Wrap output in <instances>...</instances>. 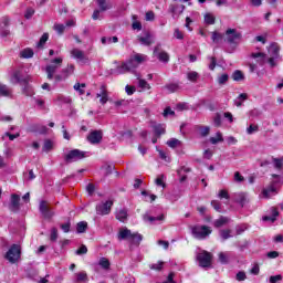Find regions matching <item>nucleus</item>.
Wrapping results in <instances>:
<instances>
[{"instance_id": "f257e3e1", "label": "nucleus", "mask_w": 283, "mask_h": 283, "mask_svg": "<svg viewBox=\"0 0 283 283\" xmlns=\"http://www.w3.org/2000/svg\"><path fill=\"white\" fill-rule=\"evenodd\" d=\"M213 230H211V227L209 226H193L191 228V234L196 240H207L209 238V234L212 233Z\"/></svg>"}, {"instance_id": "f03ea898", "label": "nucleus", "mask_w": 283, "mask_h": 283, "mask_svg": "<svg viewBox=\"0 0 283 283\" xmlns=\"http://www.w3.org/2000/svg\"><path fill=\"white\" fill-rule=\"evenodd\" d=\"M138 67V62L130 57L128 61L122 63L115 71H112L111 74H127V72H134Z\"/></svg>"}, {"instance_id": "7ed1b4c3", "label": "nucleus", "mask_w": 283, "mask_h": 283, "mask_svg": "<svg viewBox=\"0 0 283 283\" xmlns=\"http://www.w3.org/2000/svg\"><path fill=\"white\" fill-rule=\"evenodd\" d=\"M10 264H17L21 259V245L12 244L4 255Z\"/></svg>"}, {"instance_id": "20e7f679", "label": "nucleus", "mask_w": 283, "mask_h": 283, "mask_svg": "<svg viewBox=\"0 0 283 283\" xmlns=\"http://www.w3.org/2000/svg\"><path fill=\"white\" fill-rule=\"evenodd\" d=\"M197 260L201 269H209L211 266V261L213 260V254H211V252L202 250L197 254Z\"/></svg>"}, {"instance_id": "39448f33", "label": "nucleus", "mask_w": 283, "mask_h": 283, "mask_svg": "<svg viewBox=\"0 0 283 283\" xmlns=\"http://www.w3.org/2000/svg\"><path fill=\"white\" fill-rule=\"evenodd\" d=\"M51 65H48L45 69L46 72V78H49V81H52V78H54V74H56V70H59V67H61V64L63 63V59L62 57H56L53 61H51Z\"/></svg>"}, {"instance_id": "423d86ee", "label": "nucleus", "mask_w": 283, "mask_h": 283, "mask_svg": "<svg viewBox=\"0 0 283 283\" xmlns=\"http://www.w3.org/2000/svg\"><path fill=\"white\" fill-rule=\"evenodd\" d=\"M39 211L45 220H52L54 218V209L45 200L40 201Z\"/></svg>"}, {"instance_id": "0eeeda50", "label": "nucleus", "mask_w": 283, "mask_h": 283, "mask_svg": "<svg viewBox=\"0 0 283 283\" xmlns=\"http://www.w3.org/2000/svg\"><path fill=\"white\" fill-rule=\"evenodd\" d=\"M242 39V33L238 32L235 29H228L226 31V41L230 43L231 45H235L240 43Z\"/></svg>"}, {"instance_id": "6e6552de", "label": "nucleus", "mask_w": 283, "mask_h": 283, "mask_svg": "<svg viewBox=\"0 0 283 283\" xmlns=\"http://www.w3.org/2000/svg\"><path fill=\"white\" fill-rule=\"evenodd\" d=\"M11 83L13 85H24L25 83H30V76L22 73V71L18 70L14 71L12 76H11Z\"/></svg>"}, {"instance_id": "1a4fd4ad", "label": "nucleus", "mask_w": 283, "mask_h": 283, "mask_svg": "<svg viewBox=\"0 0 283 283\" xmlns=\"http://www.w3.org/2000/svg\"><path fill=\"white\" fill-rule=\"evenodd\" d=\"M85 151L73 149L67 155H65V161L66 163H76L77 160H83L85 158Z\"/></svg>"}, {"instance_id": "9d476101", "label": "nucleus", "mask_w": 283, "mask_h": 283, "mask_svg": "<svg viewBox=\"0 0 283 283\" xmlns=\"http://www.w3.org/2000/svg\"><path fill=\"white\" fill-rule=\"evenodd\" d=\"M114 201L108 200L96 206V213L98 216H109Z\"/></svg>"}, {"instance_id": "9b49d317", "label": "nucleus", "mask_w": 283, "mask_h": 283, "mask_svg": "<svg viewBox=\"0 0 283 283\" xmlns=\"http://www.w3.org/2000/svg\"><path fill=\"white\" fill-rule=\"evenodd\" d=\"M21 209V196L12 193L9 203V210L17 213Z\"/></svg>"}, {"instance_id": "f8f14e48", "label": "nucleus", "mask_w": 283, "mask_h": 283, "mask_svg": "<svg viewBox=\"0 0 283 283\" xmlns=\"http://www.w3.org/2000/svg\"><path fill=\"white\" fill-rule=\"evenodd\" d=\"M154 56H157L161 63H169V53L160 51V44H157L154 49Z\"/></svg>"}, {"instance_id": "ddd939ff", "label": "nucleus", "mask_w": 283, "mask_h": 283, "mask_svg": "<svg viewBox=\"0 0 283 283\" xmlns=\"http://www.w3.org/2000/svg\"><path fill=\"white\" fill-rule=\"evenodd\" d=\"M88 143L91 145H98L103 140V132L102 130H93L87 136Z\"/></svg>"}, {"instance_id": "4468645a", "label": "nucleus", "mask_w": 283, "mask_h": 283, "mask_svg": "<svg viewBox=\"0 0 283 283\" xmlns=\"http://www.w3.org/2000/svg\"><path fill=\"white\" fill-rule=\"evenodd\" d=\"M168 12H170L172 19H178L185 12V4H170Z\"/></svg>"}, {"instance_id": "2eb2a0df", "label": "nucleus", "mask_w": 283, "mask_h": 283, "mask_svg": "<svg viewBox=\"0 0 283 283\" xmlns=\"http://www.w3.org/2000/svg\"><path fill=\"white\" fill-rule=\"evenodd\" d=\"M137 40L142 45H146V46H149L151 45V43H154V36L149 31H146L142 35H138Z\"/></svg>"}, {"instance_id": "dca6fc26", "label": "nucleus", "mask_w": 283, "mask_h": 283, "mask_svg": "<svg viewBox=\"0 0 283 283\" xmlns=\"http://www.w3.org/2000/svg\"><path fill=\"white\" fill-rule=\"evenodd\" d=\"M70 54L73 59H75L76 61H80L81 63H87V61H90V59L85 56V52L78 49L71 50Z\"/></svg>"}, {"instance_id": "f3484780", "label": "nucleus", "mask_w": 283, "mask_h": 283, "mask_svg": "<svg viewBox=\"0 0 283 283\" xmlns=\"http://www.w3.org/2000/svg\"><path fill=\"white\" fill-rule=\"evenodd\" d=\"M144 222H150V224H156V222H163L165 220V214H160L158 217H151L148 213L143 216Z\"/></svg>"}, {"instance_id": "a211bd4d", "label": "nucleus", "mask_w": 283, "mask_h": 283, "mask_svg": "<svg viewBox=\"0 0 283 283\" xmlns=\"http://www.w3.org/2000/svg\"><path fill=\"white\" fill-rule=\"evenodd\" d=\"M96 97L99 98L102 105H105L109 101L105 85L101 86V92L96 94Z\"/></svg>"}, {"instance_id": "6ab92c4d", "label": "nucleus", "mask_w": 283, "mask_h": 283, "mask_svg": "<svg viewBox=\"0 0 283 283\" xmlns=\"http://www.w3.org/2000/svg\"><path fill=\"white\" fill-rule=\"evenodd\" d=\"M73 282L75 283H86L90 282V277L87 276V272L82 271L74 274Z\"/></svg>"}, {"instance_id": "aec40b11", "label": "nucleus", "mask_w": 283, "mask_h": 283, "mask_svg": "<svg viewBox=\"0 0 283 283\" xmlns=\"http://www.w3.org/2000/svg\"><path fill=\"white\" fill-rule=\"evenodd\" d=\"M277 193V188H275V181H273L268 188L263 189L262 195L264 198H271Z\"/></svg>"}, {"instance_id": "412c9836", "label": "nucleus", "mask_w": 283, "mask_h": 283, "mask_svg": "<svg viewBox=\"0 0 283 283\" xmlns=\"http://www.w3.org/2000/svg\"><path fill=\"white\" fill-rule=\"evenodd\" d=\"M97 6L101 12H107V10H112V1L109 0H96Z\"/></svg>"}, {"instance_id": "4be33fe9", "label": "nucleus", "mask_w": 283, "mask_h": 283, "mask_svg": "<svg viewBox=\"0 0 283 283\" xmlns=\"http://www.w3.org/2000/svg\"><path fill=\"white\" fill-rule=\"evenodd\" d=\"M191 171V168L181 167L177 170V176H179V182H185L187 180V176L185 174H189Z\"/></svg>"}, {"instance_id": "5701e85b", "label": "nucleus", "mask_w": 283, "mask_h": 283, "mask_svg": "<svg viewBox=\"0 0 283 283\" xmlns=\"http://www.w3.org/2000/svg\"><path fill=\"white\" fill-rule=\"evenodd\" d=\"M252 59H256L258 63H260L261 65H264V63H266V54L263 52H256V53H252L251 54Z\"/></svg>"}, {"instance_id": "b1692460", "label": "nucleus", "mask_w": 283, "mask_h": 283, "mask_svg": "<svg viewBox=\"0 0 283 283\" xmlns=\"http://www.w3.org/2000/svg\"><path fill=\"white\" fill-rule=\"evenodd\" d=\"M277 216H280V212L277 209L272 208V214L271 216H264L263 221L264 222H275L277 220Z\"/></svg>"}, {"instance_id": "393cba45", "label": "nucleus", "mask_w": 283, "mask_h": 283, "mask_svg": "<svg viewBox=\"0 0 283 283\" xmlns=\"http://www.w3.org/2000/svg\"><path fill=\"white\" fill-rule=\"evenodd\" d=\"M234 200L235 202L241 205V207H244V205H247V193L244 192L234 193Z\"/></svg>"}, {"instance_id": "a878e982", "label": "nucleus", "mask_w": 283, "mask_h": 283, "mask_svg": "<svg viewBox=\"0 0 283 283\" xmlns=\"http://www.w3.org/2000/svg\"><path fill=\"white\" fill-rule=\"evenodd\" d=\"M22 94H24V96H34V88L30 86L29 82L22 84Z\"/></svg>"}, {"instance_id": "bb28decb", "label": "nucleus", "mask_w": 283, "mask_h": 283, "mask_svg": "<svg viewBox=\"0 0 283 283\" xmlns=\"http://www.w3.org/2000/svg\"><path fill=\"white\" fill-rule=\"evenodd\" d=\"M269 53L271 56H273V59H277V56H280V46L275 43L271 44L269 48Z\"/></svg>"}, {"instance_id": "cd10ccee", "label": "nucleus", "mask_w": 283, "mask_h": 283, "mask_svg": "<svg viewBox=\"0 0 283 283\" xmlns=\"http://www.w3.org/2000/svg\"><path fill=\"white\" fill-rule=\"evenodd\" d=\"M132 238V230L124 229L119 231L118 240H130Z\"/></svg>"}, {"instance_id": "c85d7f7f", "label": "nucleus", "mask_w": 283, "mask_h": 283, "mask_svg": "<svg viewBox=\"0 0 283 283\" xmlns=\"http://www.w3.org/2000/svg\"><path fill=\"white\" fill-rule=\"evenodd\" d=\"M34 56V51L32 49L27 48L20 52V59H32Z\"/></svg>"}, {"instance_id": "c756f323", "label": "nucleus", "mask_w": 283, "mask_h": 283, "mask_svg": "<svg viewBox=\"0 0 283 283\" xmlns=\"http://www.w3.org/2000/svg\"><path fill=\"white\" fill-rule=\"evenodd\" d=\"M130 242L132 244H140V242H143V235L139 233H132L130 234Z\"/></svg>"}, {"instance_id": "7c9ffc66", "label": "nucleus", "mask_w": 283, "mask_h": 283, "mask_svg": "<svg viewBox=\"0 0 283 283\" xmlns=\"http://www.w3.org/2000/svg\"><path fill=\"white\" fill-rule=\"evenodd\" d=\"M12 90L6 84H0V96H11Z\"/></svg>"}, {"instance_id": "2f4dec72", "label": "nucleus", "mask_w": 283, "mask_h": 283, "mask_svg": "<svg viewBox=\"0 0 283 283\" xmlns=\"http://www.w3.org/2000/svg\"><path fill=\"white\" fill-rule=\"evenodd\" d=\"M211 145H218V143H224V138L222 137V133L218 132L216 137H210Z\"/></svg>"}, {"instance_id": "473e14b6", "label": "nucleus", "mask_w": 283, "mask_h": 283, "mask_svg": "<svg viewBox=\"0 0 283 283\" xmlns=\"http://www.w3.org/2000/svg\"><path fill=\"white\" fill-rule=\"evenodd\" d=\"M166 145H168V147H170L171 149H176V147H180L182 145V142H180L179 139L176 138H170Z\"/></svg>"}, {"instance_id": "72a5a7b5", "label": "nucleus", "mask_w": 283, "mask_h": 283, "mask_svg": "<svg viewBox=\"0 0 283 283\" xmlns=\"http://www.w3.org/2000/svg\"><path fill=\"white\" fill-rule=\"evenodd\" d=\"M248 95L247 93H241L237 99H234V105L237 107H242V103H244V101H247Z\"/></svg>"}, {"instance_id": "f704fd0d", "label": "nucleus", "mask_w": 283, "mask_h": 283, "mask_svg": "<svg viewBox=\"0 0 283 283\" xmlns=\"http://www.w3.org/2000/svg\"><path fill=\"white\" fill-rule=\"evenodd\" d=\"M187 78L191 83H196V81H198V78H200V74H198V72H196V71H190L187 73Z\"/></svg>"}, {"instance_id": "c9c22d12", "label": "nucleus", "mask_w": 283, "mask_h": 283, "mask_svg": "<svg viewBox=\"0 0 283 283\" xmlns=\"http://www.w3.org/2000/svg\"><path fill=\"white\" fill-rule=\"evenodd\" d=\"M153 129H154L156 136H163V134H165V125H163V124L154 125Z\"/></svg>"}, {"instance_id": "e433bc0d", "label": "nucleus", "mask_w": 283, "mask_h": 283, "mask_svg": "<svg viewBox=\"0 0 283 283\" xmlns=\"http://www.w3.org/2000/svg\"><path fill=\"white\" fill-rule=\"evenodd\" d=\"M232 78L235 82L244 81V73H242L240 70H237L232 73Z\"/></svg>"}, {"instance_id": "4c0bfd02", "label": "nucleus", "mask_w": 283, "mask_h": 283, "mask_svg": "<svg viewBox=\"0 0 283 283\" xmlns=\"http://www.w3.org/2000/svg\"><path fill=\"white\" fill-rule=\"evenodd\" d=\"M197 129L203 138L207 137V135L211 132V128L209 126H197Z\"/></svg>"}, {"instance_id": "58836bf2", "label": "nucleus", "mask_w": 283, "mask_h": 283, "mask_svg": "<svg viewBox=\"0 0 283 283\" xmlns=\"http://www.w3.org/2000/svg\"><path fill=\"white\" fill-rule=\"evenodd\" d=\"M85 231H87V222H85V221L78 222L77 226H76V232L77 233H85Z\"/></svg>"}, {"instance_id": "ea45409f", "label": "nucleus", "mask_w": 283, "mask_h": 283, "mask_svg": "<svg viewBox=\"0 0 283 283\" xmlns=\"http://www.w3.org/2000/svg\"><path fill=\"white\" fill-rule=\"evenodd\" d=\"M227 222H229V218L226 217H221L218 220L214 221V227L217 229H220V227H224V224H227Z\"/></svg>"}, {"instance_id": "a19ab883", "label": "nucleus", "mask_w": 283, "mask_h": 283, "mask_svg": "<svg viewBox=\"0 0 283 283\" xmlns=\"http://www.w3.org/2000/svg\"><path fill=\"white\" fill-rule=\"evenodd\" d=\"M98 264L105 271L109 270L111 263H109V260L107 258H101Z\"/></svg>"}, {"instance_id": "79ce46f5", "label": "nucleus", "mask_w": 283, "mask_h": 283, "mask_svg": "<svg viewBox=\"0 0 283 283\" xmlns=\"http://www.w3.org/2000/svg\"><path fill=\"white\" fill-rule=\"evenodd\" d=\"M73 88L75 90V92H78L80 96H83V94H85V83H75Z\"/></svg>"}, {"instance_id": "37998d69", "label": "nucleus", "mask_w": 283, "mask_h": 283, "mask_svg": "<svg viewBox=\"0 0 283 283\" xmlns=\"http://www.w3.org/2000/svg\"><path fill=\"white\" fill-rule=\"evenodd\" d=\"M116 219L119 220V222H125V220H127V210H119L116 213Z\"/></svg>"}, {"instance_id": "c03bdc74", "label": "nucleus", "mask_w": 283, "mask_h": 283, "mask_svg": "<svg viewBox=\"0 0 283 283\" xmlns=\"http://www.w3.org/2000/svg\"><path fill=\"white\" fill-rule=\"evenodd\" d=\"M217 81L220 85H227V83L229 82V74L223 73V74L219 75Z\"/></svg>"}, {"instance_id": "a18cd8bd", "label": "nucleus", "mask_w": 283, "mask_h": 283, "mask_svg": "<svg viewBox=\"0 0 283 283\" xmlns=\"http://www.w3.org/2000/svg\"><path fill=\"white\" fill-rule=\"evenodd\" d=\"M54 148V144L52 143V140H50V139H46L45 142H44V145H43V147H42V151H52V149Z\"/></svg>"}, {"instance_id": "49530a36", "label": "nucleus", "mask_w": 283, "mask_h": 283, "mask_svg": "<svg viewBox=\"0 0 283 283\" xmlns=\"http://www.w3.org/2000/svg\"><path fill=\"white\" fill-rule=\"evenodd\" d=\"M102 43L103 45H107L109 43H118V36H113V38H102Z\"/></svg>"}, {"instance_id": "de8ad7c7", "label": "nucleus", "mask_w": 283, "mask_h": 283, "mask_svg": "<svg viewBox=\"0 0 283 283\" xmlns=\"http://www.w3.org/2000/svg\"><path fill=\"white\" fill-rule=\"evenodd\" d=\"M164 180H165V175H159L155 180V185H157V187H163L165 189L167 185L165 184Z\"/></svg>"}, {"instance_id": "09e8293b", "label": "nucleus", "mask_w": 283, "mask_h": 283, "mask_svg": "<svg viewBox=\"0 0 283 283\" xmlns=\"http://www.w3.org/2000/svg\"><path fill=\"white\" fill-rule=\"evenodd\" d=\"M205 23H207L208 25H213V23H216V17H213V14L211 13H207L205 15Z\"/></svg>"}, {"instance_id": "8fccbe9b", "label": "nucleus", "mask_w": 283, "mask_h": 283, "mask_svg": "<svg viewBox=\"0 0 283 283\" xmlns=\"http://www.w3.org/2000/svg\"><path fill=\"white\" fill-rule=\"evenodd\" d=\"M219 234L222 240H229V238H233V235H231V230H220Z\"/></svg>"}, {"instance_id": "3c124183", "label": "nucleus", "mask_w": 283, "mask_h": 283, "mask_svg": "<svg viewBox=\"0 0 283 283\" xmlns=\"http://www.w3.org/2000/svg\"><path fill=\"white\" fill-rule=\"evenodd\" d=\"M219 262L221 264H229V254H227L224 252H220L219 253Z\"/></svg>"}, {"instance_id": "603ef678", "label": "nucleus", "mask_w": 283, "mask_h": 283, "mask_svg": "<svg viewBox=\"0 0 283 283\" xmlns=\"http://www.w3.org/2000/svg\"><path fill=\"white\" fill-rule=\"evenodd\" d=\"M179 87L180 86H178V84H167L166 86H165V88L166 90H168V92L170 93V94H174V92H178V90H179Z\"/></svg>"}, {"instance_id": "864d4df0", "label": "nucleus", "mask_w": 283, "mask_h": 283, "mask_svg": "<svg viewBox=\"0 0 283 283\" xmlns=\"http://www.w3.org/2000/svg\"><path fill=\"white\" fill-rule=\"evenodd\" d=\"M255 132H260V126L252 124L247 128V134H249V136L255 134Z\"/></svg>"}, {"instance_id": "5fc2aeb1", "label": "nucleus", "mask_w": 283, "mask_h": 283, "mask_svg": "<svg viewBox=\"0 0 283 283\" xmlns=\"http://www.w3.org/2000/svg\"><path fill=\"white\" fill-rule=\"evenodd\" d=\"M138 86L142 88V90H151V85H149V83H147V81L145 80H140L138 81Z\"/></svg>"}, {"instance_id": "6e6d98bb", "label": "nucleus", "mask_w": 283, "mask_h": 283, "mask_svg": "<svg viewBox=\"0 0 283 283\" xmlns=\"http://www.w3.org/2000/svg\"><path fill=\"white\" fill-rule=\"evenodd\" d=\"M261 112H260V109H258V108H254V109H252V111H250L249 112V118H259V116H261Z\"/></svg>"}, {"instance_id": "4d7b16f0", "label": "nucleus", "mask_w": 283, "mask_h": 283, "mask_svg": "<svg viewBox=\"0 0 283 283\" xmlns=\"http://www.w3.org/2000/svg\"><path fill=\"white\" fill-rule=\"evenodd\" d=\"M275 169H282L283 167V157L282 158H273Z\"/></svg>"}, {"instance_id": "13d9d810", "label": "nucleus", "mask_w": 283, "mask_h": 283, "mask_svg": "<svg viewBox=\"0 0 283 283\" xmlns=\"http://www.w3.org/2000/svg\"><path fill=\"white\" fill-rule=\"evenodd\" d=\"M133 61L137 62V66L140 65V63H143V61H145L146 56L143 54H135L133 57Z\"/></svg>"}, {"instance_id": "bf43d9fd", "label": "nucleus", "mask_w": 283, "mask_h": 283, "mask_svg": "<svg viewBox=\"0 0 283 283\" xmlns=\"http://www.w3.org/2000/svg\"><path fill=\"white\" fill-rule=\"evenodd\" d=\"M48 39H50V35L48 33H43V35L40 39V42L38 43L39 48L45 45V43H48Z\"/></svg>"}, {"instance_id": "052dcab7", "label": "nucleus", "mask_w": 283, "mask_h": 283, "mask_svg": "<svg viewBox=\"0 0 283 283\" xmlns=\"http://www.w3.org/2000/svg\"><path fill=\"white\" fill-rule=\"evenodd\" d=\"M212 41L213 43H220V41H222V34L218 33V32H212Z\"/></svg>"}, {"instance_id": "680f3d73", "label": "nucleus", "mask_w": 283, "mask_h": 283, "mask_svg": "<svg viewBox=\"0 0 283 283\" xmlns=\"http://www.w3.org/2000/svg\"><path fill=\"white\" fill-rule=\"evenodd\" d=\"M62 74H67V76L74 74V64H70L66 69H63Z\"/></svg>"}, {"instance_id": "e2e57ef3", "label": "nucleus", "mask_w": 283, "mask_h": 283, "mask_svg": "<svg viewBox=\"0 0 283 283\" xmlns=\"http://www.w3.org/2000/svg\"><path fill=\"white\" fill-rule=\"evenodd\" d=\"M163 264H165L163 261H159L158 263H154L150 265V269L153 271H163Z\"/></svg>"}, {"instance_id": "0e129e2a", "label": "nucleus", "mask_w": 283, "mask_h": 283, "mask_svg": "<svg viewBox=\"0 0 283 283\" xmlns=\"http://www.w3.org/2000/svg\"><path fill=\"white\" fill-rule=\"evenodd\" d=\"M218 198H220V200L224 199V200H229V191L227 190H220L218 193Z\"/></svg>"}, {"instance_id": "69168bd1", "label": "nucleus", "mask_w": 283, "mask_h": 283, "mask_svg": "<svg viewBox=\"0 0 283 283\" xmlns=\"http://www.w3.org/2000/svg\"><path fill=\"white\" fill-rule=\"evenodd\" d=\"M54 30L57 34H63L65 32V24H55Z\"/></svg>"}, {"instance_id": "338daca9", "label": "nucleus", "mask_w": 283, "mask_h": 283, "mask_svg": "<svg viewBox=\"0 0 283 283\" xmlns=\"http://www.w3.org/2000/svg\"><path fill=\"white\" fill-rule=\"evenodd\" d=\"M234 182H244V176L240 171L234 172Z\"/></svg>"}, {"instance_id": "774afa93", "label": "nucleus", "mask_w": 283, "mask_h": 283, "mask_svg": "<svg viewBox=\"0 0 283 283\" xmlns=\"http://www.w3.org/2000/svg\"><path fill=\"white\" fill-rule=\"evenodd\" d=\"M282 282V274L270 276V283H279Z\"/></svg>"}]
</instances>
